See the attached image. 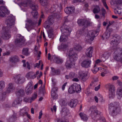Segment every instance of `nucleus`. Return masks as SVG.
Here are the masks:
<instances>
[{"mask_svg":"<svg viewBox=\"0 0 122 122\" xmlns=\"http://www.w3.org/2000/svg\"><path fill=\"white\" fill-rule=\"evenodd\" d=\"M70 78H73L75 76V74L73 72H71L69 74Z\"/></svg>","mask_w":122,"mask_h":122,"instance_id":"obj_61","label":"nucleus"},{"mask_svg":"<svg viewBox=\"0 0 122 122\" xmlns=\"http://www.w3.org/2000/svg\"><path fill=\"white\" fill-rule=\"evenodd\" d=\"M77 23L79 25L83 26L82 29V33L84 32L85 28L88 26H92L93 24L90 20L87 19H79L78 20Z\"/></svg>","mask_w":122,"mask_h":122,"instance_id":"obj_4","label":"nucleus"},{"mask_svg":"<svg viewBox=\"0 0 122 122\" xmlns=\"http://www.w3.org/2000/svg\"><path fill=\"white\" fill-rule=\"evenodd\" d=\"M1 36L5 40H7L11 37L9 29L7 27H3L1 31Z\"/></svg>","mask_w":122,"mask_h":122,"instance_id":"obj_6","label":"nucleus"},{"mask_svg":"<svg viewBox=\"0 0 122 122\" xmlns=\"http://www.w3.org/2000/svg\"><path fill=\"white\" fill-rule=\"evenodd\" d=\"M111 44L110 48L111 50L114 51V39H113V40H112L110 43Z\"/></svg>","mask_w":122,"mask_h":122,"instance_id":"obj_40","label":"nucleus"},{"mask_svg":"<svg viewBox=\"0 0 122 122\" xmlns=\"http://www.w3.org/2000/svg\"><path fill=\"white\" fill-rule=\"evenodd\" d=\"M101 62V60H100L99 59H97L96 61L95 62V65H96V66L97 64H98L99 63H100Z\"/></svg>","mask_w":122,"mask_h":122,"instance_id":"obj_63","label":"nucleus"},{"mask_svg":"<svg viewBox=\"0 0 122 122\" xmlns=\"http://www.w3.org/2000/svg\"><path fill=\"white\" fill-rule=\"evenodd\" d=\"M74 48L76 50L80 51L82 47L79 44H75Z\"/></svg>","mask_w":122,"mask_h":122,"instance_id":"obj_37","label":"nucleus"},{"mask_svg":"<svg viewBox=\"0 0 122 122\" xmlns=\"http://www.w3.org/2000/svg\"><path fill=\"white\" fill-rule=\"evenodd\" d=\"M26 87L32 89L33 86L32 83L30 82L28 84Z\"/></svg>","mask_w":122,"mask_h":122,"instance_id":"obj_57","label":"nucleus"},{"mask_svg":"<svg viewBox=\"0 0 122 122\" xmlns=\"http://www.w3.org/2000/svg\"><path fill=\"white\" fill-rule=\"evenodd\" d=\"M52 59L53 60L54 62L56 64H61L63 62V60L62 59L55 56H52Z\"/></svg>","mask_w":122,"mask_h":122,"instance_id":"obj_20","label":"nucleus"},{"mask_svg":"<svg viewBox=\"0 0 122 122\" xmlns=\"http://www.w3.org/2000/svg\"><path fill=\"white\" fill-rule=\"evenodd\" d=\"M56 106L55 105H54L53 108H51V110L52 112H53V111H54L55 112H56Z\"/></svg>","mask_w":122,"mask_h":122,"instance_id":"obj_59","label":"nucleus"},{"mask_svg":"<svg viewBox=\"0 0 122 122\" xmlns=\"http://www.w3.org/2000/svg\"><path fill=\"white\" fill-rule=\"evenodd\" d=\"M120 41V37L118 35L116 34L115 35V42L116 44L118 45Z\"/></svg>","mask_w":122,"mask_h":122,"instance_id":"obj_36","label":"nucleus"},{"mask_svg":"<svg viewBox=\"0 0 122 122\" xmlns=\"http://www.w3.org/2000/svg\"><path fill=\"white\" fill-rule=\"evenodd\" d=\"M93 51V48L91 47H89L86 50V54L88 57H91L92 56V54Z\"/></svg>","mask_w":122,"mask_h":122,"instance_id":"obj_24","label":"nucleus"},{"mask_svg":"<svg viewBox=\"0 0 122 122\" xmlns=\"http://www.w3.org/2000/svg\"><path fill=\"white\" fill-rule=\"evenodd\" d=\"M96 107L95 106H92L90 108V110L91 111V116L93 118L97 115L98 114V111L96 110Z\"/></svg>","mask_w":122,"mask_h":122,"instance_id":"obj_19","label":"nucleus"},{"mask_svg":"<svg viewBox=\"0 0 122 122\" xmlns=\"http://www.w3.org/2000/svg\"><path fill=\"white\" fill-rule=\"evenodd\" d=\"M96 33V31H95L91 30L89 31L87 36L85 37V39L86 41L89 42L90 41H92L95 37V34Z\"/></svg>","mask_w":122,"mask_h":122,"instance_id":"obj_8","label":"nucleus"},{"mask_svg":"<svg viewBox=\"0 0 122 122\" xmlns=\"http://www.w3.org/2000/svg\"><path fill=\"white\" fill-rule=\"evenodd\" d=\"M15 79V81L16 83L20 84L23 83L24 82L25 79L24 77L19 75L16 77Z\"/></svg>","mask_w":122,"mask_h":122,"instance_id":"obj_17","label":"nucleus"},{"mask_svg":"<svg viewBox=\"0 0 122 122\" xmlns=\"http://www.w3.org/2000/svg\"><path fill=\"white\" fill-rule=\"evenodd\" d=\"M40 3L43 6H47L48 4V0H40Z\"/></svg>","mask_w":122,"mask_h":122,"instance_id":"obj_41","label":"nucleus"},{"mask_svg":"<svg viewBox=\"0 0 122 122\" xmlns=\"http://www.w3.org/2000/svg\"><path fill=\"white\" fill-rule=\"evenodd\" d=\"M41 63H42V61L41 60L39 61L38 63H36L34 65L35 67L38 68L39 67Z\"/></svg>","mask_w":122,"mask_h":122,"instance_id":"obj_55","label":"nucleus"},{"mask_svg":"<svg viewBox=\"0 0 122 122\" xmlns=\"http://www.w3.org/2000/svg\"><path fill=\"white\" fill-rule=\"evenodd\" d=\"M116 109H115V112H116L117 113H118L120 111V107L119 106V104L118 102H116Z\"/></svg>","mask_w":122,"mask_h":122,"instance_id":"obj_39","label":"nucleus"},{"mask_svg":"<svg viewBox=\"0 0 122 122\" xmlns=\"http://www.w3.org/2000/svg\"><path fill=\"white\" fill-rule=\"evenodd\" d=\"M15 89V88L13 86L12 84L11 83H10L7 86L6 92H4L3 94L5 95L10 93L14 91Z\"/></svg>","mask_w":122,"mask_h":122,"instance_id":"obj_16","label":"nucleus"},{"mask_svg":"<svg viewBox=\"0 0 122 122\" xmlns=\"http://www.w3.org/2000/svg\"><path fill=\"white\" fill-rule=\"evenodd\" d=\"M105 87L109 89V96L110 99H113L114 97V90L113 85H112L110 84H107L105 86Z\"/></svg>","mask_w":122,"mask_h":122,"instance_id":"obj_7","label":"nucleus"},{"mask_svg":"<svg viewBox=\"0 0 122 122\" xmlns=\"http://www.w3.org/2000/svg\"><path fill=\"white\" fill-rule=\"evenodd\" d=\"M51 97L54 99H55L57 98V95L56 92H51Z\"/></svg>","mask_w":122,"mask_h":122,"instance_id":"obj_47","label":"nucleus"},{"mask_svg":"<svg viewBox=\"0 0 122 122\" xmlns=\"http://www.w3.org/2000/svg\"><path fill=\"white\" fill-rule=\"evenodd\" d=\"M116 51L117 53H118V56H121L122 54V48L121 50V48L118 47L116 50L115 49V52H116Z\"/></svg>","mask_w":122,"mask_h":122,"instance_id":"obj_44","label":"nucleus"},{"mask_svg":"<svg viewBox=\"0 0 122 122\" xmlns=\"http://www.w3.org/2000/svg\"><path fill=\"white\" fill-rule=\"evenodd\" d=\"M78 103V101L77 99H72L68 103V105L71 107H75Z\"/></svg>","mask_w":122,"mask_h":122,"instance_id":"obj_26","label":"nucleus"},{"mask_svg":"<svg viewBox=\"0 0 122 122\" xmlns=\"http://www.w3.org/2000/svg\"><path fill=\"white\" fill-rule=\"evenodd\" d=\"M75 9L74 7H67L64 9L65 12L68 14L73 13Z\"/></svg>","mask_w":122,"mask_h":122,"instance_id":"obj_21","label":"nucleus"},{"mask_svg":"<svg viewBox=\"0 0 122 122\" xmlns=\"http://www.w3.org/2000/svg\"><path fill=\"white\" fill-rule=\"evenodd\" d=\"M68 110L67 109L65 108L63 109L61 112V113L62 115L64 116H66L67 115L68 113Z\"/></svg>","mask_w":122,"mask_h":122,"instance_id":"obj_49","label":"nucleus"},{"mask_svg":"<svg viewBox=\"0 0 122 122\" xmlns=\"http://www.w3.org/2000/svg\"><path fill=\"white\" fill-rule=\"evenodd\" d=\"M9 60L12 63H15L19 61V58L17 56L14 55L10 58Z\"/></svg>","mask_w":122,"mask_h":122,"instance_id":"obj_25","label":"nucleus"},{"mask_svg":"<svg viewBox=\"0 0 122 122\" xmlns=\"http://www.w3.org/2000/svg\"><path fill=\"white\" fill-rule=\"evenodd\" d=\"M55 16H49L48 20L45 22L46 25H45L46 28H47L50 27V25H52L54 22Z\"/></svg>","mask_w":122,"mask_h":122,"instance_id":"obj_11","label":"nucleus"},{"mask_svg":"<svg viewBox=\"0 0 122 122\" xmlns=\"http://www.w3.org/2000/svg\"><path fill=\"white\" fill-rule=\"evenodd\" d=\"M10 14V11L6 6L2 5L0 6V15H8Z\"/></svg>","mask_w":122,"mask_h":122,"instance_id":"obj_13","label":"nucleus"},{"mask_svg":"<svg viewBox=\"0 0 122 122\" xmlns=\"http://www.w3.org/2000/svg\"><path fill=\"white\" fill-rule=\"evenodd\" d=\"M15 18L13 16H9L5 20L7 23V27L8 29L9 30H12L13 31H16L17 30V28L14 26Z\"/></svg>","mask_w":122,"mask_h":122,"instance_id":"obj_3","label":"nucleus"},{"mask_svg":"<svg viewBox=\"0 0 122 122\" xmlns=\"http://www.w3.org/2000/svg\"><path fill=\"white\" fill-rule=\"evenodd\" d=\"M22 99L21 98L19 97L18 98L13 102L12 104V106L15 107L17 105L20 103L22 101Z\"/></svg>","mask_w":122,"mask_h":122,"instance_id":"obj_28","label":"nucleus"},{"mask_svg":"<svg viewBox=\"0 0 122 122\" xmlns=\"http://www.w3.org/2000/svg\"><path fill=\"white\" fill-rule=\"evenodd\" d=\"M110 33L108 32L107 31L103 34V37H104V38L107 39L110 37Z\"/></svg>","mask_w":122,"mask_h":122,"instance_id":"obj_45","label":"nucleus"},{"mask_svg":"<svg viewBox=\"0 0 122 122\" xmlns=\"http://www.w3.org/2000/svg\"><path fill=\"white\" fill-rule=\"evenodd\" d=\"M17 37V38L15 41V44L17 46L19 47H21L24 44L25 40L24 37L20 35H18Z\"/></svg>","mask_w":122,"mask_h":122,"instance_id":"obj_10","label":"nucleus"},{"mask_svg":"<svg viewBox=\"0 0 122 122\" xmlns=\"http://www.w3.org/2000/svg\"><path fill=\"white\" fill-rule=\"evenodd\" d=\"M68 46L67 45L61 44L58 47V48L59 50L62 49L64 51L67 49Z\"/></svg>","mask_w":122,"mask_h":122,"instance_id":"obj_29","label":"nucleus"},{"mask_svg":"<svg viewBox=\"0 0 122 122\" xmlns=\"http://www.w3.org/2000/svg\"><path fill=\"white\" fill-rule=\"evenodd\" d=\"M109 56V54L107 52H105L102 55V57L105 59H107Z\"/></svg>","mask_w":122,"mask_h":122,"instance_id":"obj_53","label":"nucleus"},{"mask_svg":"<svg viewBox=\"0 0 122 122\" xmlns=\"http://www.w3.org/2000/svg\"><path fill=\"white\" fill-rule=\"evenodd\" d=\"M20 4L21 7L22 6L26 7L28 5H29L33 10L31 12L32 15H37L38 14V12L36 10L38 9V6L31 1L26 0L21 3Z\"/></svg>","mask_w":122,"mask_h":122,"instance_id":"obj_2","label":"nucleus"},{"mask_svg":"<svg viewBox=\"0 0 122 122\" xmlns=\"http://www.w3.org/2000/svg\"><path fill=\"white\" fill-rule=\"evenodd\" d=\"M45 83L44 85L42 88V85L40 87L39 90V93L40 94H44L46 92L45 86Z\"/></svg>","mask_w":122,"mask_h":122,"instance_id":"obj_32","label":"nucleus"},{"mask_svg":"<svg viewBox=\"0 0 122 122\" xmlns=\"http://www.w3.org/2000/svg\"><path fill=\"white\" fill-rule=\"evenodd\" d=\"M116 94L117 95L122 97V89L121 88H118L117 90Z\"/></svg>","mask_w":122,"mask_h":122,"instance_id":"obj_38","label":"nucleus"},{"mask_svg":"<svg viewBox=\"0 0 122 122\" xmlns=\"http://www.w3.org/2000/svg\"><path fill=\"white\" fill-rule=\"evenodd\" d=\"M26 77L28 78L33 79L36 78L35 73L33 71H30L27 73L26 75Z\"/></svg>","mask_w":122,"mask_h":122,"instance_id":"obj_27","label":"nucleus"},{"mask_svg":"<svg viewBox=\"0 0 122 122\" xmlns=\"http://www.w3.org/2000/svg\"><path fill=\"white\" fill-rule=\"evenodd\" d=\"M98 70L99 68L96 67V65H95L94 68L92 70V71L94 74L96 73Z\"/></svg>","mask_w":122,"mask_h":122,"instance_id":"obj_51","label":"nucleus"},{"mask_svg":"<svg viewBox=\"0 0 122 122\" xmlns=\"http://www.w3.org/2000/svg\"><path fill=\"white\" fill-rule=\"evenodd\" d=\"M28 49L27 48L23 49L22 50V54L27 56L29 55V53L28 52Z\"/></svg>","mask_w":122,"mask_h":122,"instance_id":"obj_42","label":"nucleus"},{"mask_svg":"<svg viewBox=\"0 0 122 122\" xmlns=\"http://www.w3.org/2000/svg\"><path fill=\"white\" fill-rule=\"evenodd\" d=\"M37 97V95L36 93L35 92L32 95L30 98V102H32L35 99H36Z\"/></svg>","mask_w":122,"mask_h":122,"instance_id":"obj_43","label":"nucleus"},{"mask_svg":"<svg viewBox=\"0 0 122 122\" xmlns=\"http://www.w3.org/2000/svg\"><path fill=\"white\" fill-rule=\"evenodd\" d=\"M116 52V54H117L116 56H115V60L117 61H119L121 62V60L122 59L120 57V56H118V53H117V51L115 52Z\"/></svg>","mask_w":122,"mask_h":122,"instance_id":"obj_48","label":"nucleus"},{"mask_svg":"<svg viewBox=\"0 0 122 122\" xmlns=\"http://www.w3.org/2000/svg\"><path fill=\"white\" fill-rule=\"evenodd\" d=\"M44 16H41L40 17L39 21L38 22V24L37 26H39L41 24V19L44 18Z\"/></svg>","mask_w":122,"mask_h":122,"instance_id":"obj_58","label":"nucleus"},{"mask_svg":"<svg viewBox=\"0 0 122 122\" xmlns=\"http://www.w3.org/2000/svg\"><path fill=\"white\" fill-rule=\"evenodd\" d=\"M26 21L31 26L33 27L35 26L37 23V20L36 19H27Z\"/></svg>","mask_w":122,"mask_h":122,"instance_id":"obj_22","label":"nucleus"},{"mask_svg":"<svg viewBox=\"0 0 122 122\" xmlns=\"http://www.w3.org/2000/svg\"><path fill=\"white\" fill-rule=\"evenodd\" d=\"M56 6L53 5L52 6L50 9V10H49L50 13H51L52 14H53L55 15H60L62 14V12L61 11V10L60 12H56Z\"/></svg>","mask_w":122,"mask_h":122,"instance_id":"obj_14","label":"nucleus"},{"mask_svg":"<svg viewBox=\"0 0 122 122\" xmlns=\"http://www.w3.org/2000/svg\"><path fill=\"white\" fill-rule=\"evenodd\" d=\"M79 75L81 80L83 81H85L87 79L89 76L87 75V71H80L79 72Z\"/></svg>","mask_w":122,"mask_h":122,"instance_id":"obj_15","label":"nucleus"},{"mask_svg":"<svg viewBox=\"0 0 122 122\" xmlns=\"http://www.w3.org/2000/svg\"><path fill=\"white\" fill-rule=\"evenodd\" d=\"M116 3L117 4H122V0H119L116 1Z\"/></svg>","mask_w":122,"mask_h":122,"instance_id":"obj_62","label":"nucleus"},{"mask_svg":"<svg viewBox=\"0 0 122 122\" xmlns=\"http://www.w3.org/2000/svg\"><path fill=\"white\" fill-rule=\"evenodd\" d=\"M117 84L119 85L122 86V82L118 80L117 81Z\"/></svg>","mask_w":122,"mask_h":122,"instance_id":"obj_64","label":"nucleus"},{"mask_svg":"<svg viewBox=\"0 0 122 122\" xmlns=\"http://www.w3.org/2000/svg\"><path fill=\"white\" fill-rule=\"evenodd\" d=\"M52 71L56 75H59L61 74V71L59 69H55L53 67H51Z\"/></svg>","mask_w":122,"mask_h":122,"instance_id":"obj_30","label":"nucleus"},{"mask_svg":"<svg viewBox=\"0 0 122 122\" xmlns=\"http://www.w3.org/2000/svg\"><path fill=\"white\" fill-rule=\"evenodd\" d=\"M5 83L4 81H0V91L4 87Z\"/></svg>","mask_w":122,"mask_h":122,"instance_id":"obj_52","label":"nucleus"},{"mask_svg":"<svg viewBox=\"0 0 122 122\" xmlns=\"http://www.w3.org/2000/svg\"><path fill=\"white\" fill-rule=\"evenodd\" d=\"M79 115L81 119L85 121L88 119V117L86 115L83 113H80Z\"/></svg>","mask_w":122,"mask_h":122,"instance_id":"obj_33","label":"nucleus"},{"mask_svg":"<svg viewBox=\"0 0 122 122\" xmlns=\"http://www.w3.org/2000/svg\"><path fill=\"white\" fill-rule=\"evenodd\" d=\"M29 110L28 108L26 107H25L24 108L20 110V114L22 116H24L26 115L27 117L30 118V115L27 112Z\"/></svg>","mask_w":122,"mask_h":122,"instance_id":"obj_12","label":"nucleus"},{"mask_svg":"<svg viewBox=\"0 0 122 122\" xmlns=\"http://www.w3.org/2000/svg\"><path fill=\"white\" fill-rule=\"evenodd\" d=\"M64 32L62 33L60 38V42H65L68 40L67 36L70 35L71 31V28L68 27L64 29Z\"/></svg>","mask_w":122,"mask_h":122,"instance_id":"obj_5","label":"nucleus"},{"mask_svg":"<svg viewBox=\"0 0 122 122\" xmlns=\"http://www.w3.org/2000/svg\"><path fill=\"white\" fill-rule=\"evenodd\" d=\"M75 51L73 48H70L66 54V56H68L69 58L65 64V66L67 69H69L72 66H74L75 64V61L77 59V55L75 52Z\"/></svg>","mask_w":122,"mask_h":122,"instance_id":"obj_1","label":"nucleus"},{"mask_svg":"<svg viewBox=\"0 0 122 122\" xmlns=\"http://www.w3.org/2000/svg\"><path fill=\"white\" fill-rule=\"evenodd\" d=\"M114 103H111L109 105V111L112 112V113H114Z\"/></svg>","mask_w":122,"mask_h":122,"instance_id":"obj_34","label":"nucleus"},{"mask_svg":"<svg viewBox=\"0 0 122 122\" xmlns=\"http://www.w3.org/2000/svg\"><path fill=\"white\" fill-rule=\"evenodd\" d=\"M17 119V114L14 113L12 116L10 117L9 121L11 122H13L15 121Z\"/></svg>","mask_w":122,"mask_h":122,"instance_id":"obj_31","label":"nucleus"},{"mask_svg":"<svg viewBox=\"0 0 122 122\" xmlns=\"http://www.w3.org/2000/svg\"><path fill=\"white\" fill-rule=\"evenodd\" d=\"M58 90V88L57 87H54L52 88L51 92H56Z\"/></svg>","mask_w":122,"mask_h":122,"instance_id":"obj_60","label":"nucleus"},{"mask_svg":"<svg viewBox=\"0 0 122 122\" xmlns=\"http://www.w3.org/2000/svg\"><path fill=\"white\" fill-rule=\"evenodd\" d=\"M91 61L89 59H86L84 60L81 64V65L82 67L88 68L90 67Z\"/></svg>","mask_w":122,"mask_h":122,"instance_id":"obj_18","label":"nucleus"},{"mask_svg":"<svg viewBox=\"0 0 122 122\" xmlns=\"http://www.w3.org/2000/svg\"><path fill=\"white\" fill-rule=\"evenodd\" d=\"M15 94L17 96L23 97L25 93L23 89H19L16 91Z\"/></svg>","mask_w":122,"mask_h":122,"instance_id":"obj_23","label":"nucleus"},{"mask_svg":"<svg viewBox=\"0 0 122 122\" xmlns=\"http://www.w3.org/2000/svg\"><path fill=\"white\" fill-rule=\"evenodd\" d=\"M100 10L99 7L97 6L93 10V12L95 14L99 13Z\"/></svg>","mask_w":122,"mask_h":122,"instance_id":"obj_46","label":"nucleus"},{"mask_svg":"<svg viewBox=\"0 0 122 122\" xmlns=\"http://www.w3.org/2000/svg\"><path fill=\"white\" fill-rule=\"evenodd\" d=\"M24 101L26 102H30V98L26 97L25 98L24 100Z\"/></svg>","mask_w":122,"mask_h":122,"instance_id":"obj_54","label":"nucleus"},{"mask_svg":"<svg viewBox=\"0 0 122 122\" xmlns=\"http://www.w3.org/2000/svg\"><path fill=\"white\" fill-rule=\"evenodd\" d=\"M81 89L80 85L76 84H74L70 87L68 89V92L70 94H72L75 91L77 92Z\"/></svg>","mask_w":122,"mask_h":122,"instance_id":"obj_9","label":"nucleus"},{"mask_svg":"<svg viewBox=\"0 0 122 122\" xmlns=\"http://www.w3.org/2000/svg\"><path fill=\"white\" fill-rule=\"evenodd\" d=\"M101 13L102 15H105L106 13L105 10L103 8H102L101 10Z\"/></svg>","mask_w":122,"mask_h":122,"instance_id":"obj_56","label":"nucleus"},{"mask_svg":"<svg viewBox=\"0 0 122 122\" xmlns=\"http://www.w3.org/2000/svg\"><path fill=\"white\" fill-rule=\"evenodd\" d=\"M53 29L52 28H50L48 31V37L51 38L53 36Z\"/></svg>","mask_w":122,"mask_h":122,"instance_id":"obj_35","label":"nucleus"},{"mask_svg":"<svg viewBox=\"0 0 122 122\" xmlns=\"http://www.w3.org/2000/svg\"><path fill=\"white\" fill-rule=\"evenodd\" d=\"M32 89L26 87L25 89L26 93L27 95L31 94L32 92Z\"/></svg>","mask_w":122,"mask_h":122,"instance_id":"obj_50","label":"nucleus"}]
</instances>
